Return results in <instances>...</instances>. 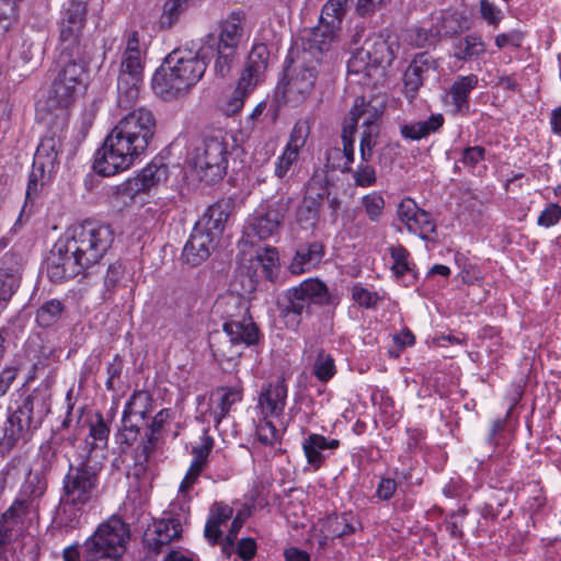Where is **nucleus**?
Wrapping results in <instances>:
<instances>
[{"label":"nucleus","instance_id":"4d7b16f0","mask_svg":"<svg viewBox=\"0 0 561 561\" xmlns=\"http://www.w3.org/2000/svg\"><path fill=\"white\" fill-rule=\"evenodd\" d=\"M146 192H148V190L139 174L127 179L114 190V194L117 197H128L129 199H134L137 195Z\"/></svg>","mask_w":561,"mask_h":561},{"label":"nucleus","instance_id":"c85d7f7f","mask_svg":"<svg viewBox=\"0 0 561 561\" xmlns=\"http://www.w3.org/2000/svg\"><path fill=\"white\" fill-rule=\"evenodd\" d=\"M216 240L217 239L205 229L194 227L182 251L183 261L191 266H198L208 259Z\"/></svg>","mask_w":561,"mask_h":561},{"label":"nucleus","instance_id":"4c0bfd02","mask_svg":"<svg viewBox=\"0 0 561 561\" xmlns=\"http://www.w3.org/2000/svg\"><path fill=\"white\" fill-rule=\"evenodd\" d=\"M227 208V205L220 203L209 206L195 227L205 229L211 233L215 239H218L228 220L229 214Z\"/></svg>","mask_w":561,"mask_h":561},{"label":"nucleus","instance_id":"1a4fd4ad","mask_svg":"<svg viewBox=\"0 0 561 561\" xmlns=\"http://www.w3.org/2000/svg\"><path fill=\"white\" fill-rule=\"evenodd\" d=\"M191 516V507L186 493L174 500L160 519L156 520L145 535V541L150 550L159 553L171 541L179 539L183 531V525L187 524Z\"/></svg>","mask_w":561,"mask_h":561},{"label":"nucleus","instance_id":"f03ea898","mask_svg":"<svg viewBox=\"0 0 561 561\" xmlns=\"http://www.w3.org/2000/svg\"><path fill=\"white\" fill-rule=\"evenodd\" d=\"M88 66L82 56L59 54L44 95L36 103V116L47 126L64 129L69 113L88 87Z\"/></svg>","mask_w":561,"mask_h":561},{"label":"nucleus","instance_id":"2f4dec72","mask_svg":"<svg viewBox=\"0 0 561 561\" xmlns=\"http://www.w3.org/2000/svg\"><path fill=\"white\" fill-rule=\"evenodd\" d=\"M214 447V439L207 434L201 438V444L193 447V460L180 484V493H186L188 489L197 481L201 472L206 467L208 456Z\"/></svg>","mask_w":561,"mask_h":561},{"label":"nucleus","instance_id":"09e8293b","mask_svg":"<svg viewBox=\"0 0 561 561\" xmlns=\"http://www.w3.org/2000/svg\"><path fill=\"white\" fill-rule=\"evenodd\" d=\"M64 311L62 304L57 299L44 302L36 312V322L43 328L55 324Z\"/></svg>","mask_w":561,"mask_h":561},{"label":"nucleus","instance_id":"69168bd1","mask_svg":"<svg viewBox=\"0 0 561 561\" xmlns=\"http://www.w3.org/2000/svg\"><path fill=\"white\" fill-rule=\"evenodd\" d=\"M485 149L480 146L468 147L462 151L461 162L466 167H476L484 159Z\"/></svg>","mask_w":561,"mask_h":561},{"label":"nucleus","instance_id":"c9c22d12","mask_svg":"<svg viewBox=\"0 0 561 561\" xmlns=\"http://www.w3.org/2000/svg\"><path fill=\"white\" fill-rule=\"evenodd\" d=\"M324 256V245L314 241L301 244L289 265V271L299 275L318 266Z\"/></svg>","mask_w":561,"mask_h":561},{"label":"nucleus","instance_id":"603ef678","mask_svg":"<svg viewBox=\"0 0 561 561\" xmlns=\"http://www.w3.org/2000/svg\"><path fill=\"white\" fill-rule=\"evenodd\" d=\"M360 205L370 221L377 222L383 215L385 199L379 192H370L360 198Z\"/></svg>","mask_w":561,"mask_h":561},{"label":"nucleus","instance_id":"423d86ee","mask_svg":"<svg viewBox=\"0 0 561 561\" xmlns=\"http://www.w3.org/2000/svg\"><path fill=\"white\" fill-rule=\"evenodd\" d=\"M347 3L348 0H328L322 7L318 25L301 32L302 61H308L309 56L319 62L321 56L340 39Z\"/></svg>","mask_w":561,"mask_h":561},{"label":"nucleus","instance_id":"bf43d9fd","mask_svg":"<svg viewBox=\"0 0 561 561\" xmlns=\"http://www.w3.org/2000/svg\"><path fill=\"white\" fill-rule=\"evenodd\" d=\"M255 260L262 266L265 276L271 277L278 264V252L273 247H266L256 252Z\"/></svg>","mask_w":561,"mask_h":561},{"label":"nucleus","instance_id":"5fc2aeb1","mask_svg":"<svg viewBox=\"0 0 561 561\" xmlns=\"http://www.w3.org/2000/svg\"><path fill=\"white\" fill-rule=\"evenodd\" d=\"M351 294L353 301L360 308H376L381 300L377 291L369 290L359 283L352 287Z\"/></svg>","mask_w":561,"mask_h":561},{"label":"nucleus","instance_id":"2eb2a0df","mask_svg":"<svg viewBox=\"0 0 561 561\" xmlns=\"http://www.w3.org/2000/svg\"><path fill=\"white\" fill-rule=\"evenodd\" d=\"M128 525L118 516L113 515L102 523L94 534L85 541V549L99 551L119 561L129 541Z\"/></svg>","mask_w":561,"mask_h":561},{"label":"nucleus","instance_id":"338daca9","mask_svg":"<svg viewBox=\"0 0 561 561\" xmlns=\"http://www.w3.org/2000/svg\"><path fill=\"white\" fill-rule=\"evenodd\" d=\"M480 12L482 18L493 25H497L502 19L501 10L489 0H480Z\"/></svg>","mask_w":561,"mask_h":561},{"label":"nucleus","instance_id":"7ed1b4c3","mask_svg":"<svg viewBox=\"0 0 561 561\" xmlns=\"http://www.w3.org/2000/svg\"><path fill=\"white\" fill-rule=\"evenodd\" d=\"M208 53L176 49L169 54L164 64L154 72L152 88L164 100L180 96L195 85L204 76Z\"/></svg>","mask_w":561,"mask_h":561},{"label":"nucleus","instance_id":"13d9d810","mask_svg":"<svg viewBox=\"0 0 561 561\" xmlns=\"http://www.w3.org/2000/svg\"><path fill=\"white\" fill-rule=\"evenodd\" d=\"M369 161H363L357 165L355 170L352 169L353 180L356 186L369 187L373 186L377 181L376 170L368 163Z\"/></svg>","mask_w":561,"mask_h":561},{"label":"nucleus","instance_id":"4468645a","mask_svg":"<svg viewBox=\"0 0 561 561\" xmlns=\"http://www.w3.org/2000/svg\"><path fill=\"white\" fill-rule=\"evenodd\" d=\"M291 202L287 196H273L263 201L248 219L250 232L261 240L277 236Z\"/></svg>","mask_w":561,"mask_h":561},{"label":"nucleus","instance_id":"bb28decb","mask_svg":"<svg viewBox=\"0 0 561 561\" xmlns=\"http://www.w3.org/2000/svg\"><path fill=\"white\" fill-rule=\"evenodd\" d=\"M287 392L283 380L264 386L257 400L259 415L279 420L286 405Z\"/></svg>","mask_w":561,"mask_h":561},{"label":"nucleus","instance_id":"a878e982","mask_svg":"<svg viewBox=\"0 0 561 561\" xmlns=\"http://www.w3.org/2000/svg\"><path fill=\"white\" fill-rule=\"evenodd\" d=\"M31 412L32 407L26 402L8 416L3 426V436L0 439V454L9 453L28 432L32 423Z\"/></svg>","mask_w":561,"mask_h":561},{"label":"nucleus","instance_id":"a18cd8bd","mask_svg":"<svg viewBox=\"0 0 561 561\" xmlns=\"http://www.w3.org/2000/svg\"><path fill=\"white\" fill-rule=\"evenodd\" d=\"M236 53L237 50L229 48V46L215 47L214 50H208V58L215 57L214 71L216 76L225 78L230 73Z\"/></svg>","mask_w":561,"mask_h":561},{"label":"nucleus","instance_id":"ddd939ff","mask_svg":"<svg viewBox=\"0 0 561 561\" xmlns=\"http://www.w3.org/2000/svg\"><path fill=\"white\" fill-rule=\"evenodd\" d=\"M259 330L250 328L240 330L231 324L228 328L222 327V332H216L210 335L209 346L215 359L224 365H237L247 346L254 345L259 341Z\"/></svg>","mask_w":561,"mask_h":561},{"label":"nucleus","instance_id":"680f3d73","mask_svg":"<svg viewBox=\"0 0 561 561\" xmlns=\"http://www.w3.org/2000/svg\"><path fill=\"white\" fill-rule=\"evenodd\" d=\"M232 513L233 510L229 505L215 503L210 508L208 520L221 526V524L226 523L232 517Z\"/></svg>","mask_w":561,"mask_h":561},{"label":"nucleus","instance_id":"6e6552de","mask_svg":"<svg viewBox=\"0 0 561 561\" xmlns=\"http://www.w3.org/2000/svg\"><path fill=\"white\" fill-rule=\"evenodd\" d=\"M382 115V104L376 100L365 101L364 98H357L347 117L343 122V127L348 133H356L357 125L360 124L359 151L363 161H370L374 154V148L377 145L379 136V121Z\"/></svg>","mask_w":561,"mask_h":561},{"label":"nucleus","instance_id":"473e14b6","mask_svg":"<svg viewBox=\"0 0 561 561\" xmlns=\"http://www.w3.org/2000/svg\"><path fill=\"white\" fill-rule=\"evenodd\" d=\"M304 358L311 365L312 374L320 382L327 383L336 375L335 360L324 348L309 345L304 350Z\"/></svg>","mask_w":561,"mask_h":561},{"label":"nucleus","instance_id":"0eeeda50","mask_svg":"<svg viewBox=\"0 0 561 561\" xmlns=\"http://www.w3.org/2000/svg\"><path fill=\"white\" fill-rule=\"evenodd\" d=\"M149 146L138 141L122 128L114 126L98 151L94 170L104 176H112L129 169Z\"/></svg>","mask_w":561,"mask_h":561},{"label":"nucleus","instance_id":"ea45409f","mask_svg":"<svg viewBox=\"0 0 561 561\" xmlns=\"http://www.w3.org/2000/svg\"><path fill=\"white\" fill-rule=\"evenodd\" d=\"M314 190V184H309L307 188V194L304 197L300 206L297 209V221L300 225L309 224L313 225L319 216L320 206L323 201V188L321 192H317L316 195H312Z\"/></svg>","mask_w":561,"mask_h":561},{"label":"nucleus","instance_id":"e2e57ef3","mask_svg":"<svg viewBox=\"0 0 561 561\" xmlns=\"http://www.w3.org/2000/svg\"><path fill=\"white\" fill-rule=\"evenodd\" d=\"M242 525H243L242 518H240L239 516L233 518L230 529H229V531L224 540V543H222V551L228 557L231 554V552L233 550L234 540H236L237 535H238L239 530L241 529Z\"/></svg>","mask_w":561,"mask_h":561},{"label":"nucleus","instance_id":"774afa93","mask_svg":"<svg viewBox=\"0 0 561 561\" xmlns=\"http://www.w3.org/2000/svg\"><path fill=\"white\" fill-rule=\"evenodd\" d=\"M398 484L391 478H382L376 489V496L381 501H389L396 493Z\"/></svg>","mask_w":561,"mask_h":561},{"label":"nucleus","instance_id":"5701e85b","mask_svg":"<svg viewBox=\"0 0 561 561\" xmlns=\"http://www.w3.org/2000/svg\"><path fill=\"white\" fill-rule=\"evenodd\" d=\"M115 126L149 146L156 131V118L149 108L138 107L124 114Z\"/></svg>","mask_w":561,"mask_h":561},{"label":"nucleus","instance_id":"412c9836","mask_svg":"<svg viewBox=\"0 0 561 561\" xmlns=\"http://www.w3.org/2000/svg\"><path fill=\"white\" fill-rule=\"evenodd\" d=\"M399 220L408 231L417 234L421 239L430 241L436 234V226L432 216L421 209L410 197L403 198L397 209Z\"/></svg>","mask_w":561,"mask_h":561},{"label":"nucleus","instance_id":"e433bc0d","mask_svg":"<svg viewBox=\"0 0 561 561\" xmlns=\"http://www.w3.org/2000/svg\"><path fill=\"white\" fill-rule=\"evenodd\" d=\"M477 85L478 77L473 73L456 78L448 91L455 113L468 111L470 93Z\"/></svg>","mask_w":561,"mask_h":561},{"label":"nucleus","instance_id":"f3484780","mask_svg":"<svg viewBox=\"0 0 561 561\" xmlns=\"http://www.w3.org/2000/svg\"><path fill=\"white\" fill-rule=\"evenodd\" d=\"M145 54H122L117 78V104L130 110L139 98L144 79Z\"/></svg>","mask_w":561,"mask_h":561},{"label":"nucleus","instance_id":"39448f33","mask_svg":"<svg viewBox=\"0 0 561 561\" xmlns=\"http://www.w3.org/2000/svg\"><path fill=\"white\" fill-rule=\"evenodd\" d=\"M230 149L228 135L215 131L192 142L187 148L185 161L201 181L216 183L227 173Z\"/></svg>","mask_w":561,"mask_h":561},{"label":"nucleus","instance_id":"9b49d317","mask_svg":"<svg viewBox=\"0 0 561 561\" xmlns=\"http://www.w3.org/2000/svg\"><path fill=\"white\" fill-rule=\"evenodd\" d=\"M49 127L55 130L50 135L44 136L37 146L33 160V170L27 184L25 204L15 221V226H21L23 221L27 220L30 217V213H26V208L32 195L37 191L38 179L44 178L45 174L50 175L58 164L61 140L56 131H61L62 129H56L54 126Z\"/></svg>","mask_w":561,"mask_h":561},{"label":"nucleus","instance_id":"864d4df0","mask_svg":"<svg viewBox=\"0 0 561 561\" xmlns=\"http://www.w3.org/2000/svg\"><path fill=\"white\" fill-rule=\"evenodd\" d=\"M407 39L411 45L423 48L435 45L439 41V33L433 28L415 26L408 30Z\"/></svg>","mask_w":561,"mask_h":561},{"label":"nucleus","instance_id":"4be33fe9","mask_svg":"<svg viewBox=\"0 0 561 561\" xmlns=\"http://www.w3.org/2000/svg\"><path fill=\"white\" fill-rule=\"evenodd\" d=\"M317 67L312 65L295 66L288 70L287 82L284 88V95L287 102L298 105L311 93L316 79Z\"/></svg>","mask_w":561,"mask_h":561},{"label":"nucleus","instance_id":"c03bdc74","mask_svg":"<svg viewBox=\"0 0 561 561\" xmlns=\"http://www.w3.org/2000/svg\"><path fill=\"white\" fill-rule=\"evenodd\" d=\"M20 506V503H12L0 518V545L2 546L11 541L14 528L21 523L22 516H24L18 512Z\"/></svg>","mask_w":561,"mask_h":561},{"label":"nucleus","instance_id":"a19ab883","mask_svg":"<svg viewBox=\"0 0 561 561\" xmlns=\"http://www.w3.org/2000/svg\"><path fill=\"white\" fill-rule=\"evenodd\" d=\"M454 57L458 60H469L484 55L486 47L482 37L469 34L454 43Z\"/></svg>","mask_w":561,"mask_h":561},{"label":"nucleus","instance_id":"b1692460","mask_svg":"<svg viewBox=\"0 0 561 561\" xmlns=\"http://www.w3.org/2000/svg\"><path fill=\"white\" fill-rule=\"evenodd\" d=\"M243 399V387L238 383L231 387H218L209 398V408L204 414L207 422H213L218 426L225 419L231 408Z\"/></svg>","mask_w":561,"mask_h":561},{"label":"nucleus","instance_id":"20e7f679","mask_svg":"<svg viewBox=\"0 0 561 561\" xmlns=\"http://www.w3.org/2000/svg\"><path fill=\"white\" fill-rule=\"evenodd\" d=\"M101 469V463L93 462L91 455L80 463L69 466L62 480L60 499V514L65 526L77 527L85 506L96 497Z\"/></svg>","mask_w":561,"mask_h":561},{"label":"nucleus","instance_id":"052dcab7","mask_svg":"<svg viewBox=\"0 0 561 561\" xmlns=\"http://www.w3.org/2000/svg\"><path fill=\"white\" fill-rule=\"evenodd\" d=\"M561 219V207L556 204H549L539 215L537 224L539 226L549 228L554 226Z\"/></svg>","mask_w":561,"mask_h":561},{"label":"nucleus","instance_id":"cd10ccee","mask_svg":"<svg viewBox=\"0 0 561 561\" xmlns=\"http://www.w3.org/2000/svg\"><path fill=\"white\" fill-rule=\"evenodd\" d=\"M242 33V16L238 12H232L225 21L220 24L219 35L209 34L202 47L204 53L214 50L215 47H228L237 50Z\"/></svg>","mask_w":561,"mask_h":561},{"label":"nucleus","instance_id":"9d476101","mask_svg":"<svg viewBox=\"0 0 561 561\" xmlns=\"http://www.w3.org/2000/svg\"><path fill=\"white\" fill-rule=\"evenodd\" d=\"M287 305L284 308V316L290 318L294 325L300 323L305 312H309L311 305L328 306L334 304V296L328 286L319 278H308L298 286L289 288L286 293Z\"/></svg>","mask_w":561,"mask_h":561},{"label":"nucleus","instance_id":"79ce46f5","mask_svg":"<svg viewBox=\"0 0 561 561\" xmlns=\"http://www.w3.org/2000/svg\"><path fill=\"white\" fill-rule=\"evenodd\" d=\"M354 133H348L346 128L343 127L342 129V148L335 147L332 148V156H342L340 159L341 161H337V163H334V169L341 171L342 173H347L352 171V164L354 162Z\"/></svg>","mask_w":561,"mask_h":561},{"label":"nucleus","instance_id":"f8f14e48","mask_svg":"<svg viewBox=\"0 0 561 561\" xmlns=\"http://www.w3.org/2000/svg\"><path fill=\"white\" fill-rule=\"evenodd\" d=\"M87 23V1L71 0L61 12L59 24V54L83 56V30Z\"/></svg>","mask_w":561,"mask_h":561},{"label":"nucleus","instance_id":"7c9ffc66","mask_svg":"<svg viewBox=\"0 0 561 561\" xmlns=\"http://www.w3.org/2000/svg\"><path fill=\"white\" fill-rule=\"evenodd\" d=\"M47 489V481L38 472L30 471L21 485L19 497L13 503H20L18 512L24 516L33 512L36 506L34 502L44 495Z\"/></svg>","mask_w":561,"mask_h":561},{"label":"nucleus","instance_id":"0e129e2a","mask_svg":"<svg viewBox=\"0 0 561 561\" xmlns=\"http://www.w3.org/2000/svg\"><path fill=\"white\" fill-rule=\"evenodd\" d=\"M125 48L123 54H145L146 49L140 44L139 33L136 30L128 31L124 38Z\"/></svg>","mask_w":561,"mask_h":561},{"label":"nucleus","instance_id":"f257e3e1","mask_svg":"<svg viewBox=\"0 0 561 561\" xmlns=\"http://www.w3.org/2000/svg\"><path fill=\"white\" fill-rule=\"evenodd\" d=\"M113 240L110 226L94 221L72 225L50 251L47 276L60 283L82 274L103 259Z\"/></svg>","mask_w":561,"mask_h":561},{"label":"nucleus","instance_id":"f704fd0d","mask_svg":"<svg viewBox=\"0 0 561 561\" xmlns=\"http://www.w3.org/2000/svg\"><path fill=\"white\" fill-rule=\"evenodd\" d=\"M22 267L13 256L5 259L0 267V305L4 309L21 286Z\"/></svg>","mask_w":561,"mask_h":561},{"label":"nucleus","instance_id":"58836bf2","mask_svg":"<svg viewBox=\"0 0 561 561\" xmlns=\"http://www.w3.org/2000/svg\"><path fill=\"white\" fill-rule=\"evenodd\" d=\"M444 124L442 114H433L426 121L404 124L400 127L401 136L410 140H420L437 131Z\"/></svg>","mask_w":561,"mask_h":561},{"label":"nucleus","instance_id":"49530a36","mask_svg":"<svg viewBox=\"0 0 561 561\" xmlns=\"http://www.w3.org/2000/svg\"><path fill=\"white\" fill-rule=\"evenodd\" d=\"M276 420L257 415L256 434L260 443L263 445L272 446L279 442L282 431L277 427Z\"/></svg>","mask_w":561,"mask_h":561},{"label":"nucleus","instance_id":"6e6d98bb","mask_svg":"<svg viewBox=\"0 0 561 561\" xmlns=\"http://www.w3.org/2000/svg\"><path fill=\"white\" fill-rule=\"evenodd\" d=\"M391 255V271L397 277H403L411 273V266L409 263V253L402 245H396L390 248Z\"/></svg>","mask_w":561,"mask_h":561},{"label":"nucleus","instance_id":"dca6fc26","mask_svg":"<svg viewBox=\"0 0 561 561\" xmlns=\"http://www.w3.org/2000/svg\"><path fill=\"white\" fill-rule=\"evenodd\" d=\"M266 55L267 50L264 45L253 47L236 89L222 105V111L226 115H234L241 111L244 100L254 90L261 73L266 68Z\"/></svg>","mask_w":561,"mask_h":561},{"label":"nucleus","instance_id":"a211bd4d","mask_svg":"<svg viewBox=\"0 0 561 561\" xmlns=\"http://www.w3.org/2000/svg\"><path fill=\"white\" fill-rule=\"evenodd\" d=\"M151 409V396L144 390H136L125 404L122 428L116 434V443L128 448L137 438L140 426Z\"/></svg>","mask_w":561,"mask_h":561},{"label":"nucleus","instance_id":"de8ad7c7","mask_svg":"<svg viewBox=\"0 0 561 561\" xmlns=\"http://www.w3.org/2000/svg\"><path fill=\"white\" fill-rule=\"evenodd\" d=\"M138 174L140 175L146 188L149 191L168 180L169 170L165 164L152 161L147 164Z\"/></svg>","mask_w":561,"mask_h":561},{"label":"nucleus","instance_id":"72a5a7b5","mask_svg":"<svg viewBox=\"0 0 561 561\" xmlns=\"http://www.w3.org/2000/svg\"><path fill=\"white\" fill-rule=\"evenodd\" d=\"M436 61L427 53L417 54L404 72V87L408 92H417L424 80L436 70Z\"/></svg>","mask_w":561,"mask_h":561},{"label":"nucleus","instance_id":"3c124183","mask_svg":"<svg viewBox=\"0 0 561 561\" xmlns=\"http://www.w3.org/2000/svg\"><path fill=\"white\" fill-rule=\"evenodd\" d=\"M125 268L122 263L110 264L104 278L105 298L111 296L122 286H125Z\"/></svg>","mask_w":561,"mask_h":561},{"label":"nucleus","instance_id":"393cba45","mask_svg":"<svg viewBox=\"0 0 561 561\" xmlns=\"http://www.w3.org/2000/svg\"><path fill=\"white\" fill-rule=\"evenodd\" d=\"M218 307L222 309V314L226 318L222 325L224 328L234 324L240 330L250 331V328L259 330L252 317L249 314L250 302L244 296L229 293L220 298Z\"/></svg>","mask_w":561,"mask_h":561},{"label":"nucleus","instance_id":"aec40b11","mask_svg":"<svg viewBox=\"0 0 561 561\" xmlns=\"http://www.w3.org/2000/svg\"><path fill=\"white\" fill-rule=\"evenodd\" d=\"M309 135V121L306 118L297 121L289 134L286 146L274 162V175L277 179L283 180L296 168Z\"/></svg>","mask_w":561,"mask_h":561},{"label":"nucleus","instance_id":"37998d69","mask_svg":"<svg viewBox=\"0 0 561 561\" xmlns=\"http://www.w3.org/2000/svg\"><path fill=\"white\" fill-rule=\"evenodd\" d=\"M110 428L101 414H95L89 420V434L85 444L91 449L105 448L107 446Z\"/></svg>","mask_w":561,"mask_h":561},{"label":"nucleus","instance_id":"6ab92c4d","mask_svg":"<svg viewBox=\"0 0 561 561\" xmlns=\"http://www.w3.org/2000/svg\"><path fill=\"white\" fill-rule=\"evenodd\" d=\"M394 59L393 51L381 35H373L365 39L360 48L355 49L347 62L352 73L370 75L371 68L390 65Z\"/></svg>","mask_w":561,"mask_h":561},{"label":"nucleus","instance_id":"c756f323","mask_svg":"<svg viewBox=\"0 0 561 561\" xmlns=\"http://www.w3.org/2000/svg\"><path fill=\"white\" fill-rule=\"evenodd\" d=\"M341 442L335 438H327L321 434H310L302 440V450L306 456L308 465L314 470H318L325 458L329 456L327 451L337 449Z\"/></svg>","mask_w":561,"mask_h":561},{"label":"nucleus","instance_id":"8fccbe9b","mask_svg":"<svg viewBox=\"0 0 561 561\" xmlns=\"http://www.w3.org/2000/svg\"><path fill=\"white\" fill-rule=\"evenodd\" d=\"M188 1L167 0L159 20L160 26L163 28L172 27L179 21L181 14L188 8Z\"/></svg>","mask_w":561,"mask_h":561}]
</instances>
